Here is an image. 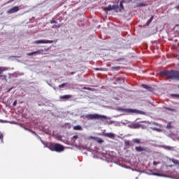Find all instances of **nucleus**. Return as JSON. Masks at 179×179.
Returning <instances> with one entry per match:
<instances>
[{"instance_id": "obj_33", "label": "nucleus", "mask_w": 179, "mask_h": 179, "mask_svg": "<svg viewBox=\"0 0 179 179\" xmlns=\"http://www.w3.org/2000/svg\"><path fill=\"white\" fill-rule=\"evenodd\" d=\"M16 104H17V100H15V101L13 102V107L16 106Z\"/></svg>"}, {"instance_id": "obj_13", "label": "nucleus", "mask_w": 179, "mask_h": 179, "mask_svg": "<svg viewBox=\"0 0 179 179\" xmlns=\"http://www.w3.org/2000/svg\"><path fill=\"white\" fill-rule=\"evenodd\" d=\"M141 127H142V124L139 123H134L131 125V128H133L134 129H138L141 128Z\"/></svg>"}, {"instance_id": "obj_47", "label": "nucleus", "mask_w": 179, "mask_h": 179, "mask_svg": "<svg viewBox=\"0 0 179 179\" xmlns=\"http://www.w3.org/2000/svg\"><path fill=\"white\" fill-rule=\"evenodd\" d=\"M176 26H179V24H176Z\"/></svg>"}, {"instance_id": "obj_1", "label": "nucleus", "mask_w": 179, "mask_h": 179, "mask_svg": "<svg viewBox=\"0 0 179 179\" xmlns=\"http://www.w3.org/2000/svg\"><path fill=\"white\" fill-rule=\"evenodd\" d=\"M159 75L161 76H167L168 79H171L172 80H176V79L179 80V71L176 70H164L160 71Z\"/></svg>"}, {"instance_id": "obj_41", "label": "nucleus", "mask_w": 179, "mask_h": 179, "mask_svg": "<svg viewBox=\"0 0 179 179\" xmlns=\"http://www.w3.org/2000/svg\"><path fill=\"white\" fill-rule=\"evenodd\" d=\"M71 75H75V71L71 72Z\"/></svg>"}, {"instance_id": "obj_12", "label": "nucleus", "mask_w": 179, "mask_h": 179, "mask_svg": "<svg viewBox=\"0 0 179 179\" xmlns=\"http://www.w3.org/2000/svg\"><path fill=\"white\" fill-rule=\"evenodd\" d=\"M115 82L118 85H121V83H123V82H124V78H122V77H117V78H115Z\"/></svg>"}, {"instance_id": "obj_2", "label": "nucleus", "mask_w": 179, "mask_h": 179, "mask_svg": "<svg viewBox=\"0 0 179 179\" xmlns=\"http://www.w3.org/2000/svg\"><path fill=\"white\" fill-rule=\"evenodd\" d=\"M47 148H48L50 150H52V152H57L58 153H60L61 152H64V150H65V147H64V145L59 143H50L48 144Z\"/></svg>"}, {"instance_id": "obj_45", "label": "nucleus", "mask_w": 179, "mask_h": 179, "mask_svg": "<svg viewBox=\"0 0 179 179\" xmlns=\"http://www.w3.org/2000/svg\"><path fill=\"white\" fill-rule=\"evenodd\" d=\"M155 176H159V174H157V173H155Z\"/></svg>"}, {"instance_id": "obj_43", "label": "nucleus", "mask_w": 179, "mask_h": 179, "mask_svg": "<svg viewBox=\"0 0 179 179\" xmlns=\"http://www.w3.org/2000/svg\"><path fill=\"white\" fill-rule=\"evenodd\" d=\"M5 78V76H3V75H0V78Z\"/></svg>"}, {"instance_id": "obj_32", "label": "nucleus", "mask_w": 179, "mask_h": 179, "mask_svg": "<svg viewBox=\"0 0 179 179\" xmlns=\"http://www.w3.org/2000/svg\"><path fill=\"white\" fill-rule=\"evenodd\" d=\"M62 26V24H58L57 25H55L54 27H56L57 29H59Z\"/></svg>"}, {"instance_id": "obj_9", "label": "nucleus", "mask_w": 179, "mask_h": 179, "mask_svg": "<svg viewBox=\"0 0 179 179\" xmlns=\"http://www.w3.org/2000/svg\"><path fill=\"white\" fill-rule=\"evenodd\" d=\"M135 150L137 151V152H146V148L145 147H142V146H136L135 148Z\"/></svg>"}, {"instance_id": "obj_7", "label": "nucleus", "mask_w": 179, "mask_h": 179, "mask_svg": "<svg viewBox=\"0 0 179 179\" xmlns=\"http://www.w3.org/2000/svg\"><path fill=\"white\" fill-rule=\"evenodd\" d=\"M115 9H118V6H115V5H109L107 7L104 8V10H114Z\"/></svg>"}, {"instance_id": "obj_40", "label": "nucleus", "mask_w": 179, "mask_h": 179, "mask_svg": "<svg viewBox=\"0 0 179 179\" xmlns=\"http://www.w3.org/2000/svg\"><path fill=\"white\" fill-rule=\"evenodd\" d=\"M12 89H13V87H12L11 88H9L7 91L8 93H9V92H10V90H12Z\"/></svg>"}, {"instance_id": "obj_25", "label": "nucleus", "mask_w": 179, "mask_h": 179, "mask_svg": "<svg viewBox=\"0 0 179 179\" xmlns=\"http://www.w3.org/2000/svg\"><path fill=\"white\" fill-rule=\"evenodd\" d=\"M172 162H173L174 164H178L179 165V160L172 159Z\"/></svg>"}, {"instance_id": "obj_19", "label": "nucleus", "mask_w": 179, "mask_h": 179, "mask_svg": "<svg viewBox=\"0 0 179 179\" xmlns=\"http://www.w3.org/2000/svg\"><path fill=\"white\" fill-rule=\"evenodd\" d=\"M8 69H6V67H3V66H1L0 67V75L1 73H2V72H5V71H7Z\"/></svg>"}, {"instance_id": "obj_6", "label": "nucleus", "mask_w": 179, "mask_h": 179, "mask_svg": "<svg viewBox=\"0 0 179 179\" xmlns=\"http://www.w3.org/2000/svg\"><path fill=\"white\" fill-rule=\"evenodd\" d=\"M19 10H20L19 6H15L12 8L9 9L7 11V13H8V15H12V13H16V12H19Z\"/></svg>"}, {"instance_id": "obj_3", "label": "nucleus", "mask_w": 179, "mask_h": 179, "mask_svg": "<svg viewBox=\"0 0 179 179\" xmlns=\"http://www.w3.org/2000/svg\"><path fill=\"white\" fill-rule=\"evenodd\" d=\"M84 118H87V120H107V116L99 115L97 113L94 114H87L83 116Z\"/></svg>"}, {"instance_id": "obj_8", "label": "nucleus", "mask_w": 179, "mask_h": 179, "mask_svg": "<svg viewBox=\"0 0 179 179\" xmlns=\"http://www.w3.org/2000/svg\"><path fill=\"white\" fill-rule=\"evenodd\" d=\"M103 136H106V138H110V139H114L115 138V135L113 133H102Z\"/></svg>"}, {"instance_id": "obj_21", "label": "nucleus", "mask_w": 179, "mask_h": 179, "mask_svg": "<svg viewBox=\"0 0 179 179\" xmlns=\"http://www.w3.org/2000/svg\"><path fill=\"white\" fill-rule=\"evenodd\" d=\"M130 145H131V141H124V146H130Z\"/></svg>"}, {"instance_id": "obj_37", "label": "nucleus", "mask_w": 179, "mask_h": 179, "mask_svg": "<svg viewBox=\"0 0 179 179\" xmlns=\"http://www.w3.org/2000/svg\"><path fill=\"white\" fill-rule=\"evenodd\" d=\"M157 164H159V162H156V161H154L153 162V165L154 166H157Z\"/></svg>"}, {"instance_id": "obj_48", "label": "nucleus", "mask_w": 179, "mask_h": 179, "mask_svg": "<svg viewBox=\"0 0 179 179\" xmlns=\"http://www.w3.org/2000/svg\"><path fill=\"white\" fill-rule=\"evenodd\" d=\"M178 33L179 34V31H178Z\"/></svg>"}, {"instance_id": "obj_4", "label": "nucleus", "mask_w": 179, "mask_h": 179, "mask_svg": "<svg viewBox=\"0 0 179 179\" xmlns=\"http://www.w3.org/2000/svg\"><path fill=\"white\" fill-rule=\"evenodd\" d=\"M119 111H122V113H127V114H134L135 113H138V110L136 109H129L123 108H120Z\"/></svg>"}, {"instance_id": "obj_31", "label": "nucleus", "mask_w": 179, "mask_h": 179, "mask_svg": "<svg viewBox=\"0 0 179 179\" xmlns=\"http://www.w3.org/2000/svg\"><path fill=\"white\" fill-rule=\"evenodd\" d=\"M51 24H53V23H57V22L55 20V19L52 18V20H50Z\"/></svg>"}, {"instance_id": "obj_28", "label": "nucleus", "mask_w": 179, "mask_h": 179, "mask_svg": "<svg viewBox=\"0 0 179 179\" xmlns=\"http://www.w3.org/2000/svg\"><path fill=\"white\" fill-rule=\"evenodd\" d=\"M172 97H176V99H179V94H172Z\"/></svg>"}, {"instance_id": "obj_49", "label": "nucleus", "mask_w": 179, "mask_h": 179, "mask_svg": "<svg viewBox=\"0 0 179 179\" xmlns=\"http://www.w3.org/2000/svg\"><path fill=\"white\" fill-rule=\"evenodd\" d=\"M178 87H179V85H178Z\"/></svg>"}, {"instance_id": "obj_46", "label": "nucleus", "mask_w": 179, "mask_h": 179, "mask_svg": "<svg viewBox=\"0 0 179 179\" xmlns=\"http://www.w3.org/2000/svg\"><path fill=\"white\" fill-rule=\"evenodd\" d=\"M96 71H99V69H96Z\"/></svg>"}, {"instance_id": "obj_42", "label": "nucleus", "mask_w": 179, "mask_h": 179, "mask_svg": "<svg viewBox=\"0 0 179 179\" xmlns=\"http://www.w3.org/2000/svg\"><path fill=\"white\" fill-rule=\"evenodd\" d=\"M175 9H179V6H176L175 7Z\"/></svg>"}, {"instance_id": "obj_16", "label": "nucleus", "mask_w": 179, "mask_h": 179, "mask_svg": "<svg viewBox=\"0 0 179 179\" xmlns=\"http://www.w3.org/2000/svg\"><path fill=\"white\" fill-rule=\"evenodd\" d=\"M112 71H120L121 69V67L120 66H113L111 67Z\"/></svg>"}, {"instance_id": "obj_17", "label": "nucleus", "mask_w": 179, "mask_h": 179, "mask_svg": "<svg viewBox=\"0 0 179 179\" xmlns=\"http://www.w3.org/2000/svg\"><path fill=\"white\" fill-rule=\"evenodd\" d=\"M95 141L98 143H103V139H101V138H99V137H96Z\"/></svg>"}, {"instance_id": "obj_34", "label": "nucleus", "mask_w": 179, "mask_h": 179, "mask_svg": "<svg viewBox=\"0 0 179 179\" xmlns=\"http://www.w3.org/2000/svg\"><path fill=\"white\" fill-rule=\"evenodd\" d=\"M166 128H168V129H170V128H171V124H168Z\"/></svg>"}, {"instance_id": "obj_5", "label": "nucleus", "mask_w": 179, "mask_h": 179, "mask_svg": "<svg viewBox=\"0 0 179 179\" xmlns=\"http://www.w3.org/2000/svg\"><path fill=\"white\" fill-rule=\"evenodd\" d=\"M54 43V41L51 40H38L34 42L35 44H52Z\"/></svg>"}, {"instance_id": "obj_11", "label": "nucleus", "mask_w": 179, "mask_h": 179, "mask_svg": "<svg viewBox=\"0 0 179 179\" xmlns=\"http://www.w3.org/2000/svg\"><path fill=\"white\" fill-rule=\"evenodd\" d=\"M144 89H146L147 90H148V92H153L155 90L153 89V87L149 86V85H145V84H143L142 85Z\"/></svg>"}, {"instance_id": "obj_22", "label": "nucleus", "mask_w": 179, "mask_h": 179, "mask_svg": "<svg viewBox=\"0 0 179 179\" xmlns=\"http://www.w3.org/2000/svg\"><path fill=\"white\" fill-rule=\"evenodd\" d=\"M66 85H68V83H62V84L59 85V87L60 89H62V87H65V86H66Z\"/></svg>"}, {"instance_id": "obj_20", "label": "nucleus", "mask_w": 179, "mask_h": 179, "mask_svg": "<svg viewBox=\"0 0 179 179\" xmlns=\"http://www.w3.org/2000/svg\"><path fill=\"white\" fill-rule=\"evenodd\" d=\"M124 0H122L120 3V8H121L122 10H124Z\"/></svg>"}, {"instance_id": "obj_35", "label": "nucleus", "mask_w": 179, "mask_h": 179, "mask_svg": "<svg viewBox=\"0 0 179 179\" xmlns=\"http://www.w3.org/2000/svg\"><path fill=\"white\" fill-rule=\"evenodd\" d=\"M24 129H26V131H30L31 132H32V134H35L36 132H34V131H31L30 129H27V128H24Z\"/></svg>"}, {"instance_id": "obj_15", "label": "nucleus", "mask_w": 179, "mask_h": 179, "mask_svg": "<svg viewBox=\"0 0 179 179\" xmlns=\"http://www.w3.org/2000/svg\"><path fill=\"white\" fill-rule=\"evenodd\" d=\"M73 129L74 131H83V129L82 128V126L77 125L73 127Z\"/></svg>"}, {"instance_id": "obj_29", "label": "nucleus", "mask_w": 179, "mask_h": 179, "mask_svg": "<svg viewBox=\"0 0 179 179\" xmlns=\"http://www.w3.org/2000/svg\"><path fill=\"white\" fill-rule=\"evenodd\" d=\"M0 141L3 142V134L1 132H0Z\"/></svg>"}, {"instance_id": "obj_18", "label": "nucleus", "mask_w": 179, "mask_h": 179, "mask_svg": "<svg viewBox=\"0 0 179 179\" xmlns=\"http://www.w3.org/2000/svg\"><path fill=\"white\" fill-rule=\"evenodd\" d=\"M133 143H137L138 145H139V143H141V139L139 138L133 139Z\"/></svg>"}, {"instance_id": "obj_23", "label": "nucleus", "mask_w": 179, "mask_h": 179, "mask_svg": "<svg viewBox=\"0 0 179 179\" xmlns=\"http://www.w3.org/2000/svg\"><path fill=\"white\" fill-rule=\"evenodd\" d=\"M84 90H90L91 92H93L94 89L93 88H90V87H83Z\"/></svg>"}, {"instance_id": "obj_30", "label": "nucleus", "mask_w": 179, "mask_h": 179, "mask_svg": "<svg viewBox=\"0 0 179 179\" xmlns=\"http://www.w3.org/2000/svg\"><path fill=\"white\" fill-rule=\"evenodd\" d=\"M96 137H94V136H90L88 137V139H89L90 141L92 140V139H94V141H96Z\"/></svg>"}, {"instance_id": "obj_14", "label": "nucleus", "mask_w": 179, "mask_h": 179, "mask_svg": "<svg viewBox=\"0 0 179 179\" xmlns=\"http://www.w3.org/2000/svg\"><path fill=\"white\" fill-rule=\"evenodd\" d=\"M153 19H155V16L152 15L150 19H149L145 23V26H149V24H151L152 22L153 21Z\"/></svg>"}, {"instance_id": "obj_24", "label": "nucleus", "mask_w": 179, "mask_h": 179, "mask_svg": "<svg viewBox=\"0 0 179 179\" xmlns=\"http://www.w3.org/2000/svg\"><path fill=\"white\" fill-rule=\"evenodd\" d=\"M36 54V51H34V52H31L27 53V55H28V57H31V55H34Z\"/></svg>"}, {"instance_id": "obj_10", "label": "nucleus", "mask_w": 179, "mask_h": 179, "mask_svg": "<svg viewBox=\"0 0 179 179\" xmlns=\"http://www.w3.org/2000/svg\"><path fill=\"white\" fill-rule=\"evenodd\" d=\"M59 99L60 100H68V99H72V95H61Z\"/></svg>"}, {"instance_id": "obj_26", "label": "nucleus", "mask_w": 179, "mask_h": 179, "mask_svg": "<svg viewBox=\"0 0 179 179\" xmlns=\"http://www.w3.org/2000/svg\"><path fill=\"white\" fill-rule=\"evenodd\" d=\"M43 52H44V50L41 49L36 51V53L40 55V54H43Z\"/></svg>"}, {"instance_id": "obj_38", "label": "nucleus", "mask_w": 179, "mask_h": 179, "mask_svg": "<svg viewBox=\"0 0 179 179\" xmlns=\"http://www.w3.org/2000/svg\"><path fill=\"white\" fill-rule=\"evenodd\" d=\"M152 131H159V129H157L156 127H152Z\"/></svg>"}, {"instance_id": "obj_39", "label": "nucleus", "mask_w": 179, "mask_h": 179, "mask_svg": "<svg viewBox=\"0 0 179 179\" xmlns=\"http://www.w3.org/2000/svg\"><path fill=\"white\" fill-rule=\"evenodd\" d=\"M78 138H79V136H78V135L73 136V139H78Z\"/></svg>"}, {"instance_id": "obj_27", "label": "nucleus", "mask_w": 179, "mask_h": 179, "mask_svg": "<svg viewBox=\"0 0 179 179\" xmlns=\"http://www.w3.org/2000/svg\"><path fill=\"white\" fill-rule=\"evenodd\" d=\"M64 127H66V128L71 129V123H65Z\"/></svg>"}, {"instance_id": "obj_44", "label": "nucleus", "mask_w": 179, "mask_h": 179, "mask_svg": "<svg viewBox=\"0 0 179 179\" xmlns=\"http://www.w3.org/2000/svg\"><path fill=\"white\" fill-rule=\"evenodd\" d=\"M154 125H157H157H159V124L154 122Z\"/></svg>"}, {"instance_id": "obj_36", "label": "nucleus", "mask_w": 179, "mask_h": 179, "mask_svg": "<svg viewBox=\"0 0 179 179\" xmlns=\"http://www.w3.org/2000/svg\"><path fill=\"white\" fill-rule=\"evenodd\" d=\"M166 149H168L169 150H171V149H173L172 147H170V146H167L165 148Z\"/></svg>"}]
</instances>
